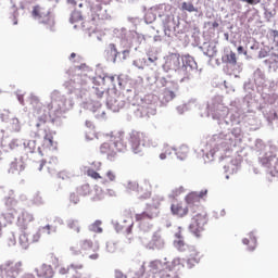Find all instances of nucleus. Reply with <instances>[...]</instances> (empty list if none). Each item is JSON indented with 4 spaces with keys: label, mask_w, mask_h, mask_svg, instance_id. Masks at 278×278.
I'll use <instances>...</instances> for the list:
<instances>
[{
    "label": "nucleus",
    "mask_w": 278,
    "mask_h": 278,
    "mask_svg": "<svg viewBox=\"0 0 278 278\" xmlns=\"http://www.w3.org/2000/svg\"><path fill=\"white\" fill-rule=\"evenodd\" d=\"M127 149V142H125V135L117 132L111 137L110 141L104 142L100 147V152L106 155L108 160H114L117 153H121Z\"/></svg>",
    "instance_id": "nucleus-1"
},
{
    "label": "nucleus",
    "mask_w": 278,
    "mask_h": 278,
    "mask_svg": "<svg viewBox=\"0 0 278 278\" xmlns=\"http://www.w3.org/2000/svg\"><path fill=\"white\" fill-rule=\"evenodd\" d=\"M129 142L132 153L136 155H142L144 153V149L157 147V142L155 140L151 139L147 134L137 130H132L130 132Z\"/></svg>",
    "instance_id": "nucleus-2"
},
{
    "label": "nucleus",
    "mask_w": 278,
    "mask_h": 278,
    "mask_svg": "<svg viewBox=\"0 0 278 278\" xmlns=\"http://www.w3.org/2000/svg\"><path fill=\"white\" fill-rule=\"evenodd\" d=\"M192 217L191 224L189 225V230L195 238H201L203 231H205V225L210 218L207 217V213L201 207L191 210Z\"/></svg>",
    "instance_id": "nucleus-3"
},
{
    "label": "nucleus",
    "mask_w": 278,
    "mask_h": 278,
    "mask_svg": "<svg viewBox=\"0 0 278 278\" xmlns=\"http://www.w3.org/2000/svg\"><path fill=\"white\" fill-rule=\"evenodd\" d=\"M37 131L43 130V141L41 144L42 151H56L58 142L53 140V132L47 127V116L39 117L36 124Z\"/></svg>",
    "instance_id": "nucleus-4"
},
{
    "label": "nucleus",
    "mask_w": 278,
    "mask_h": 278,
    "mask_svg": "<svg viewBox=\"0 0 278 278\" xmlns=\"http://www.w3.org/2000/svg\"><path fill=\"white\" fill-rule=\"evenodd\" d=\"M71 251H73L75 255L80 253L84 257H89L92 261L99 260V244L92 242L90 239L80 240L78 251H76L75 248H71Z\"/></svg>",
    "instance_id": "nucleus-5"
},
{
    "label": "nucleus",
    "mask_w": 278,
    "mask_h": 278,
    "mask_svg": "<svg viewBox=\"0 0 278 278\" xmlns=\"http://www.w3.org/2000/svg\"><path fill=\"white\" fill-rule=\"evenodd\" d=\"M184 268V260L177 257L174 258L169 265H165L163 269L159 271L160 278H179L177 270Z\"/></svg>",
    "instance_id": "nucleus-6"
},
{
    "label": "nucleus",
    "mask_w": 278,
    "mask_h": 278,
    "mask_svg": "<svg viewBox=\"0 0 278 278\" xmlns=\"http://www.w3.org/2000/svg\"><path fill=\"white\" fill-rule=\"evenodd\" d=\"M20 273H23V263L21 262H7L0 265L1 278H16Z\"/></svg>",
    "instance_id": "nucleus-7"
},
{
    "label": "nucleus",
    "mask_w": 278,
    "mask_h": 278,
    "mask_svg": "<svg viewBox=\"0 0 278 278\" xmlns=\"http://www.w3.org/2000/svg\"><path fill=\"white\" fill-rule=\"evenodd\" d=\"M207 195V190L204 189L200 192H191L189 193L185 201L187 203V205H192L193 207L191 208L192 210H197V207H201L199 206V204L201 203V200L203 199V197H206Z\"/></svg>",
    "instance_id": "nucleus-8"
},
{
    "label": "nucleus",
    "mask_w": 278,
    "mask_h": 278,
    "mask_svg": "<svg viewBox=\"0 0 278 278\" xmlns=\"http://www.w3.org/2000/svg\"><path fill=\"white\" fill-rule=\"evenodd\" d=\"M31 223H34V215L27 211H24L18 216L16 225L20 231H27V229L31 227Z\"/></svg>",
    "instance_id": "nucleus-9"
},
{
    "label": "nucleus",
    "mask_w": 278,
    "mask_h": 278,
    "mask_svg": "<svg viewBox=\"0 0 278 278\" xmlns=\"http://www.w3.org/2000/svg\"><path fill=\"white\" fill-rule=\"evenodd\" d=\"M33 16L34 18H37L38 21H40V23H43V25H49L53 23V21H51V15H49V12H47L40 5L34 7Z\"/></svg>",
    "instance_id": "nucleus-10"
},
{
    "label": "nucleus",
    "mask_w": 278,
    "mask_h": 278,
    "mask_svg": "<svg viewBox=\"0 0 278 278\" xmlns=\"http://www.w3.org/2000/svg\"><path fill=\"white\" fill-rule=\"evenodd\" d=\"M40 240V232H36L35 235L30 236L27 230L21 231L20 235V244L27 249L29 244H33V242H38Z\"/></svg>",
    "instance_id": "nucleus-11"
},
{
    "label": "nucleus",
    "mask_w": 278,
    "mask_h": 278,
    "mask_svg": "<svg viewBox=\"0 0 278 278\" xmlns=\"http://www.w3.org/2000/svg\"><path fill=\"white\" fill-rule=\"evenodd\" d=\"M170 212L173 216H177L178 218H186V215L190 210L188 208V205H186L184 202L175 201L170 205Z\"/></svg>",
    "instance_id": "nucleus-12"
},
{
    "label": "nucleus",
    "mask_w": 278,
    "mask_h": 278,
    "mask_svg": "<svg viewBox=\"0 0 278 278\" xmlns=\"http://www.w3.org/2000/svg\"><path fill=\"white\" fill-rule=\"evenodd\" d=\"M164 247V239L160 232H154L151 240L147 244V249L151 251H160Z\"/></svg>",
    "instance_id": "nucleus-13"
},
{
    "label": "nucleus",
    "mask_w": 278,
    "mask_h": 278,
    "mask_svg": "<svg viewBox=\"0 0 278 278\" xmlns=\"http://www.w3.org/2000/svg\"><path fill=\"white\" fill-rule=\"evenodd\" d=\"M92 167H89L87 169V175L88 177H91V179H102V184H108L106 179H103V176H101V174H99V170H101V162H93L91 164Z\"/></svg>",
    "instance_id": "nucleus-14"
},
{
    "label": "nucleus",
    "mask_w": 278,
    "mask_h": 278,
    "mask_svg": "<svg viewBox=\"0 0 278 278\" xmlns=\"http://www.w3.org/2000/svg\"><path fill=\"white\" fill-rule=\"evenodd\" d=\"M166 64L172 71H179V68H181V55L178 53H173L168 56ZM184 68H186V66L182 65V70Z\"/></svg>",
    "instance_id": "nucleus-15"
},
{
    "label": "nucleus",
    "mask_w": 278,
    "mask_h": 278,
    "mask_svg": "<svg viewBox=\"0 0 278 278\" xmlns=\"http://www.w3.org/2000/svg\"><path fill=\"white\" fill-rule=\"evenodd\" d=\"M35 273L37 277L41 278H53V275H55V273L53 271V267L47 264H42L41 266L37 267L35 269Z\"/></svg>",
    "instance_id": "nucleus-16"
},
{
    "label": "nucleus",
    "mask_w": 278,
    "mask_h": 278,
    "mask_svg": "<svg viewBox=\"0 0 278 278\" xmlns=\"http://www.w3.org/2000/svg\"><path fill=\"white\" fill-rule=\"evenodd\" d=\"M43 166L48 169V173H58L60 170V163L58 162V157H51L49 162H41L39 166V170H42Z\"/></svg>",
    "instance_id": "nucleus-17"
},
{
    "label": "nucleus",
    "mask_w": 278,
    "mask_h": 278,
    "mask_svg": "<svg viewBox=\"0 0 278 278\" xmlns=\"http://www.w3.org/2000/svg\"><path fill=\"white\" fill-rule=\"evenodd\" d=\"M151 182L144 180L139 184L137 193L139 194L140 199H149L151 197Z\"/></svg>",
    "instance_id": "nucleus-18"
},
{
    "label": "nucleus",
    "mask_w": 278,
    "mask_h": 278,
    "mask_svg": "<svg viewBox=\"0 0 278 278\" xmlns=\"http://www.w3.org/2000/svg\"><path fill=\"white\" fill-rule=\"evenodd\" d=\"M132 227H134V222L131 220V218L124 219L123 222L116 225V231H118L119 233H126L127 236H129V233H131Z\"/></svg>",
    "instance_id": "nucleus-19"
},
{
    "label": "nucleus",
    "mask_w": 278,
    "mask_h": 278,
    "mask_svg": "<svg viewBox=\"0 0 278 278\" xmlns=\"http://www.w3.org/2000/svg\"><path fill=\"white\" fill-rule=\"evenodd\" d=\"M278 159L275 154H267L261 159V164L266 168H275L277 170Z\"/></svg>",
    "instance_id": "nucleus-20"
},
{
    "label": "nucleus",
    "mask_w": 278,
    "mask_h": 278,
    "mask_svg": "<svg viewBox=\"0 0 278 278\" xmlns=\"http://www.w3.org/2000/svg\"><path fill=\"white\" fill-rule=\"evenodd\" d=\"M164 201L163 197L155 195L152 199V202L147 204V207L155 213V216L160 214V207H162V202Z\"/></svg>",
    "instance_id": "nucleus-21"
},
{
    "label": "nucleus",
    "mask_w": 278,
    "mask_h": 278,
    "mask_svg": "<svg viewBox=\"0 0 278 278\" xmlns=\"http://www.w3.org/2000/svg\"><path fill=\"white\" fill-rule=\"evenodd\" d=\"M156 216H157V215H155V212H152V211L147 206L144 212L135 215V219H136L138 223H142V220H153V218H155Z\"/></svg>",
    "instance_id": "nucleus-22"
},
{
    "label": "nucleus",
    "mask_w": 278,
    "mask_h": 278,
    "mask_svg": "<svg viewBox=\"0 0 278 278\" xmlns=\"http://www.w3.org/2000/svg\"><path fill=\"white\" fill-rule=\"evenodd\" d=\"M222 62L224 64H231L232 66H236L238 64V58L236 56V52L232 50H226L225 54L222 56Z\"/></svg>",
    "instance_id": "nucleus-23"
},
{
    "label": "nucleus",
    "mask_w": 278,
    "mask_h": 278,
    "mask_svg": "<svg viewBox=\"0 0 278 278\" xmlns=\"http://www.w3.org/2000/svg\"><path fill=\"white\" fill-rule=\"evenodd\" d=\"M66 226L72 233H81V223L79 219H68Z\"/></svg>",
    "instance_id": "nucleus-24"
},
{
    "label": "nucleus",
    "mask_w": 278,
    "mask_h": 278,
    "mask_svg": "<svg viewBox=\"0 0 278 278\" xmlns=\"http://www.w3.org/2000/svg\"><path fill=\"white\" fill-rule=\"evenodd\" d=\"M243 244H245L249 251H255V247H257V239L253 233L249 235V238L243 239Z\"/></svg>",
    "instance_id": "nucleus-25"
},
{
    "label": "nucleus",
    "mask_w": 278,
    "mask_h": 278,
    "mask_svg": "<svg viewBox=\"0 0 278 278\" xmlns=\"http://www.w3.org/2000/svg\"><path fill=\"white\" fill-rule=\"evenodd\" d=\"M199 262H201V255L199 252H193L187 260V268H194Z\"/></svg>",
    "instance_id": "nucleus-26"
},
{
    "label": "nucleus",
    "mask_w": 278,
    "mask_h": 278,
    "mask_svg": "<svg viewBox=\"0 0 278 278\" xmlns=\"http://www.w3.org/2000/svg\"><path fill=\"white\" fill-rule=\"evenodd\" d=\"M265 64L269 66V68H273L274 71H277L278 68V54L271 53L269 59H266L264 61Z\"/></svg>",
    "instance_id": "nucleus-27"
},
{
    "label": "nucleus",
    "mask_w": 278,
    "mask_h": 278,
    "mask_svg": "<svg viewBox=\"0 0 278 278\" xmlns=\"http://www.w3.org/2000/svg\"><path fill=\"white\" fill-rule=\"evenodd\" d=\"M105 53L108 58H112V60H116V58H118V49H116V45L110 43L105 49Z\"/></svg>",
    "instance_id": "nucleus-28"
},
{
    "label": "nucleus",
    "mask_w": 278,
    "mask_h": 278,
    "mask_svg": "<svg viewBox=\"0 0 278 278\" xmlns=\"http://www.w3.org/2000/svg\"><path fill=\"white\" fill-rule=\"evenodd\" d=\"M165 266H168V264H163L162 261H152L150 263V267L155 270V275H159L160 270H164Z\"/></svg>",
    "instance_id": "nucleus-29"
},
{
    "label": "nucleus",
    "mask_w": 278,
    "mask_h": 278,
    "mask_svg": "<svg viewBox=\"0 0 278 278\" xmlns=\"http://www.w3.org/2000/svg\"><path fill=\"white\" fill-rule=\"evenodd\" d=\"M77 194L79 197H90L92 194V189L90 188V185H83L77 189Z\"/></svg>",
    "instance_id": "nucleus-30"
},
{
    "label": "nucleus",
    "mask_w": 278,
    "mask_h": 278,
    "mask_svg": "<svg viewBox=\"0 0 278 278\" xmlns=\"http://www.w3.org/2000/svg\"><path fill=\"white\" fill-rule=\"evenodd\" d=\"M174 245L177 249V251L180 252L188 251L189 249V245L186 243V241H184V239L175 240Z\"/></svg>",
    "instance_id": "nucleus-31"
},
{
    "label": "nucleus",
    "mask_w": 278,
    "mask_h": 278,
    "mask_svg": "<svg viewBox=\"0 0 278 278\" xmlns=\"http://www.w3.org/2000/svg\"><path fill=\"white\" fill-rule=\"evenodd\" d=\"M101 225L102 222L98 219L89 226V230L93 231V233H103V228H101Z\"/></svg>",
    "instance_id": "nucleus-32"
},
{
    "label": "nucleus",
    "mask_w": 278,
    "mask_h": 278,
    "mask_svg": "<svg viewBox=\"0 0 278 278\" xmlns=\"http://www.w3.org/2000/svg\"><path fill=\"white\" fill-rule=\"evenodd\" d=\"M181 10H185L186 12H197V8H194L192 2H182Z\"/></svg>",
    "instance_id": "nucleus-33"
},
{
    "label": "nucleus",
    "mask_w": 278,
    "mask_h": 278,
    "mask_svg": "<svg viewBox=\"0 0 278 278\" xmlns=\"http://www.w3.org/2000/svg\"><path fill=\"white\" fill-rule=\"evenodd\" d=\"M176 155L180 157V160H184L186 155H188V148L187 147H180L176 150Z\"/></svg>",
    "instance_id": "nucleus-34"
},
{
    "label": "nucleus",
    "mask_w": 278,
    "mask_h": 278,
    "mask_svg": "<svg viewBox=\"0 0 278 278\" xmlns=\"http://www.w3.org/2000/svg\"><path fill=\"white\" fill-rule=\"evenodd\" d=\"M127 190H130L132 192H138L139 188H140V184L136 182V181H129L126 186Z\"/></svg>",
    "instance_id": "nucleus-35"
},
{
    "label": "nucleus",
    "mask_w": 278,
    "mask_h": 278,
    "mask_svg": "<svg viewBox=\"0 0 278 278\" xmlns=\"http://www.w3.org/2000/svg\"><path fill=\"white\" fill-rule=\"evenodd\" d=\"M70 21H71V23H77V22L81 21V12L74 11L71 15Z\"/></svg>",
    "instance_id": "nucleus-36"
},
{
    "label": "nucleus",
    "mask_w": 278,
    "mask_h": 278,
    "mask_svg": "<svg viewBox=\"0 0 278 278\" xmlns=\"http://www.w3.org/2000/svg\"><path fill=\"white\" fill-rule=\"evenodd\" d=\"M269 40H273L274 45L278 47V31L277 30H270L268 34Z\"/></svg>",
    "instance_id": "nucleus-37"
},
{
    "label": "nucleus",
    "mask_w": 278,
    "mask_h": 278,
    "mask_svg": "<svg viewBox=\"0 0 278 278\" xmlns=\"http://www.w3.org/2000/svg\"><path fill=\"white\" fill-rule=\"evenodd\" d=\"M164 99H165L166 103H168L169 101H173V99H175V92L170 91L169 89H165Z\"/></svg>",
    "instance_id": "nucleus-38"
},
{
    "label": "nucleus",
    "mask_w": 278,
    "mask_h": 278,
    "mask_svg": "<svg viewBox=\"0 0 278 278\" xmlns=\"http://www.w3.org/2000/svg\"><path fill=\"white\" fill-rule=\"evenodd\" d=\"M94 93L97 94L98 99H101L103 94H105V88L103 87H94Z\"/></svg>",
    "instance_id": "nucleus-39"
},
{
    "label": "nucleus",
    "mask_w": 278,
    "mask_h": 278,
    "mask_svg": "<svg viewBox=\"0 0 278 278\" xmlns=\"http://www.w3.org/2000/svg\"><path fill=\"white\" fill-rule=\"evenodd\" d=\"M70 203H72L73 205H77V203H79V193H71Z\"/></svg>",
    "instance_id": "nucleus-40"
},
{
    "label": "nucleus",
    "mask_w": 278,
    "mask_h": 278,
    "mask_svg": "<svg viewBox=\"0 0 278 278\" xmlns=\"http://www.w3.org/2000/svg\"><path fill=\"white\" fill-rule=\"evenodd\" d=\"M106 177H108L109 181H116V174L113 170H109L106 173Z\"/></svg>",
    "instance_id": "nucleus-41"
},
{
    "label": "nucleus",
    "mask_w": 278,
    "mask_h": 278,
    "mask_svg": "<svg viewBox=\"0 0 278 278\" xmlns=\"http://www.w3.org/2000/svg\"><path fill=\"white\" fill-rule=\"evenodd\" d=\"M71 271V267L66 266V267H61L59 269V274L60 275H68V273Z\"/></svg>",
    "instance_id": "nucleus-42"
},
{
    "label": "nucleus",
    "mask_w": 278,
    "mask_h": 278,
    "mask_svg": "<svg viewBox=\"0 0 278 278\" xmlns=\"http://www.w3.org/2000/svg\"><path fill=\"white\" fill-rule=\"evenodd\" d=\"M244 3H248V5H257L262 3V0H243Z\"/></svg>",
    "instance_id": "nucleus-43"
},
{
    "label": "nucleus",
    "mask_w": 278,
    "mask_h": 278,
    "mask_svg": "<svg viewBox=\"0 0 278 278\" xmlns=\"http://www.w3.org/2000/svg\"><path fill=\"white\" fill-rule=\"evenodd\" d=\"M267 55H268V51H267L266 49L260 50V52H258V58H260L261 60L264 59V58H267Z\"/></svg>",
    "instance_id": "nucleus-44"
},
{
    "label": "nucleus",
    "mask_w": 278,
    "mask_h": 278,
    "mask_svg": "<svg viewBox=\"0 0 278 278\" xmlns=\"http://www.w3.org/2000/svg\"><path fill=\"white\" fill-rule=\"evenodd\" d=\"M115 278H127V275H125L121 269H116Z\"/></svg>",
    "instance_id": "nucleus-45"
},
{
    "label": "nucleus",
    "mask_w": 278,
    "mask_h": 278,
    "mask_svg": "<svg viewBox=\"0 0 278 278\" xmlns=\"http://www.w3.org/2000/svg\"><path fill=\"white\" fill-rule=\"evenodd\" d=\"M175 238H177V240H184V235L181 233V227H178V231L175 232Z\"/></svg>",
    "instance_id": "nucleus-46"
},
{
    "label": "nucleus",
    "mask_w": 278,
    "mask_h": 278,
    "mask_svg": "<svg viewBox=\"0 0 278 278\" xmlns=\"http://www.w3.org/2000/svg\"><path fill=\"white\" fill-rule=\"evenodd\" d=\"M51 229H53V227L51 225H47L42 228L43 231H46V233L50 235L51 233Z\"/></svg>",
    "instance_id": "nucleus-47"
},
{
    "label": "nucleus",
    "mask_w": 278,
    "mask_h": 278,
    "mask_svg": "<svg viewBox=\"0 0 278 278\" xmlns=\"http://www.w3.org/2000/svg\"><path fill=\"white\" fill-rule=\"evenodd\" d=\"M28 147H30V149H31L33 151H36V141L33 140V141L28 142Z\"/></svg>",
    "instance_id": "nucleus-48"
},
{
    "label": "nucleus",
    "mask_w": 278,
    "mask_h": 278,
    "mask_svg": "<svg viewBox=\"0 0 278 278\" xmlns=\"http://www.w3.org/2000/svg\"><path fill=\"white\" fill-rule=\"evenodd\" d=\"M237 51H238V53H243L244 55H247V51H244V47H242V46H239L237 48Z\"/></svg>",
    "instance_id": "nucleus-49"
},
{
    "label": "nucleus",
    "mask_w": 278,
    "mask_h": 278,
    "mask_svg": "<svg viewBox=\"0 0 278 278\" xmlns=\"http://www.w3.org/2000/svg\"><path fill=\"white\" fill-rule=\"evenodd\" d=\"M22 278H36V276H35L34 274L27 273V274H24V275L22 276Z\"/></svg>",
    "instance_id": "nucleus-50"
},
{
    "label": "nucleus",
    "mask_w": 278,
    "mask_h": 278,
    "mask_svg": "<svg viewBox=\"0 0 278 278\" xmlns=\"http://www.w3.org/2000/svg\"><path fill=\"white\" fill-rule=\"evenodd\" d=\"M67 3H70V5H73L74 8H75V5H77L76 0H67Z\"/></svg>",
    "instance_id": "nucleus-51"
},
{
    "label": "nucleus",
    "mask_w": 278,
    "mask_h": 278,
    "mask_svg": "<svg viewBox=\"0 0 278 278\" xmlns=\"http://www.w3.org/2000/svg\"><path fill=\"white\" fill-rule=\"evenodd\" d=\"M104 79H109L112 84H114V76H105Z\"/></svg>",
    "instance_id": "nucleus-52"
},
{
    "label": "nucleus",
    "mask_w": 278,
    "mask_h": 278,
    "mask_svg": "<svg viewBox=\"0 0 278 278\" xmlns=\"http://www.w3.org/2000/svg\"><path fill=\"white\" fill-rule=\"evenodd\" d=\"M166 153H168V151L161 153L160 160H166Z\"/></svg>",
    "instance_id": "nucleus-53"
},
{
    "label": "nucleus",
    "mask_w": 278,
    "mask_h": 278,
    "mask_svg": "<svg viewBox=\"0 0 278 278\" xmlns=\"http://www.w3.org/2000/svg\"><path fill=\"white\" fill-rule=\"evenodd\" d=\"M212 27H213V29H216L217 27H219L218 22H213L212 23Z\"/></svg>",
    "instance_id": "nucleus-54"
},
{
    "label": "nucleus",
    "mask_w": 278,
    "mask_h": 278,
    "mask_svg": "<svg viewBox=\"0 0 278 278\" xmlns=\"http://www.w3.org/2000/svg\"><path fill=\"white\" fill-rule=\"evenodd\" d=\"M71 268H78V269H81L84 268V265H77L75 266L74 264L71 265Z\"/></svg>",
    "instance_id": "nucleus-55"
},
{
    "label": "nucleus",
    "mask_w": 278,
    "mask_h": 278,
    "mask_svg": "<svg viewBox=\"0 0 278 278\" xmlns=\"http://www.w3.org/2000/svg\"><path fill=\"white\" fill-rule=\"evenodd\" d=\"M1 236H3V224H1V222H0V238H1Z\"/></svg>",
    "instance_id": "nucleus-56"
},
{
    "label": "nucleus",
    "mask_w": 278,
    "mask_h": 278,
    "mask_svg": "<svg viewBox=\"0 0 278 278\" xmlns=\"http://www.w3.org/2000/svg\"><path fill=\"white\" fill-rule=\"evenodd\" d=\"M75 58H77V54L75 52H73L71 55H70V60H75Z\"/></svg>",
    "instance_id": "nucleus-57"
},
{
    "label": "nucleus",
    "mask_w": 278,
    "mask_h": 278,
    "mask_svg": "<svg viewBox=\"0 0 278 278\" xmlns=\"http://www.w3.org/2000/svg\"><path fill=\"white\" fill-rule=\"evenodd\" d=\"M185 79H190V75H187V77L182 78L181 80L185 81Z\"/></svg>",
    "instance_id": "nucleus-58"
},
{
    "label": "nucleus",
    "mask_w": 278,
    "mask_h": 278,
    "mask_svg": "<svg viewBox=\"0 0 278 278\" xmlns=\"http://www.w3.org/2000/svg\"><path fill=\"white\" fill-rule=\"evenodd\" d=\"M149 62H153V59L149 58Z\"/></svg>",
    "instance_id": "nucleus-59"
},
{
    "label": "nucleus",
    "mask_w": 278,
    "mask_h": 278,
    "mask_svg": "<svg viewBox=\"0 0 278 278\" xmlns=\"http://www.w3.org/2000/svg\"><path fill=\"white\" fill-rule=\"evenodd\" d=\"M83 7V4H79V8H81Z\"/></svg>",
    "instance_id": "nucleus-60"
},
{
    "label": "nucleus",
    "mask_w": 278,
    "mask_h": 278,
    "mask_svg": "<svg viewBox=\"0 0 278 278\" xmlns=\"http://www.w3.org/2000/svg\"><path fill=\"white\" fill-rule=\"evenodd\" d=\"M187 60H190V56H188Z\"/></svg>",
    "instance_id": "nucleus-61"
}]
</instances>
